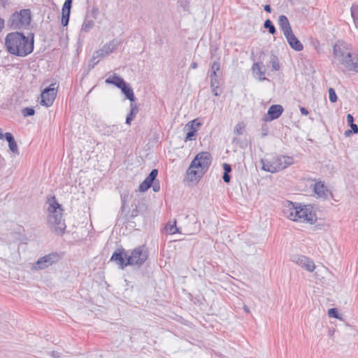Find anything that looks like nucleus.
Segmentation results:
<instances>
[{
  "label": "nucleus",
  "mask_w": 358,
  "mask_h": 358,
  "mask_svg": "<svg viewBox=\"0 0 358 358\" xmlns=\"http://www.w3.org/2000/svg\"><path fill=\"white\" fill-rule=\"evenodd\" d=\"M59 257L57 252H52L44 257H42L36 262V268L38 269H44L51 266L53 263L57 262Z\"/></svg>",
  "instance_id": "obj_12"
},
{
  "label": "nucleus",
  "mask_w": 358,
  "mask_h": 358,
  "mask_svg": "<svg viewBox=\"0 0 358 358\" xmlns=\"http://www.w3.org/2000/svg\"><path fill=\"white\" fill-rule=\"evenodd\" d=\"M278 24L281 30L282 31L284 35L289 34V33H291L292 31L289 20L285 15H281L279 16Z\"/></svg>",
  "instance_id": "obj_21"
},
{
  "label": "nucleus",
  "mask_w": 358,
  "mask_h": 358,
  "mask_svg": "<svg viewBox=\"0 0 358 358\" xmlns=\"http://www.w3.org/2000/svg\"><path fill=\"white\" fill-rule=\"evenodd\" d=\"M5 138L8 143L9 149L11 150V152L15 154H18L19 152L17 145L13 134L10 132H6L5 134Z\"/></svg>",
  "instance_id": "obj_26"
},
{
  "label": "nucleus",
  "mask_w": 358,
  "mask_h": 358,
  "mask_svg": "<svg viewBox=\"0 0 358 358\" xmlns=\"http://www.w3.org/2000/svg\"><path fill=\"white\" fill-rule=\"evenodd\" d=\"M220 58L215 60L210 65V79L213 82L218 80V78L221 76Z\"/></svg>",
  "instance_id": "obj_17"
},
{
  "label": "nucleus",
  "mask_w": 358,
  "mask_h": 358,
  "mask_svg": "<svg viewBox=\"0 0 358 358\" xmlns=\"http://www.w3.org/2000/svg\"><path fill=\"white\" fill-rule=\"evenodd\" d=\"M283 112V107L281 105L275 104L272 105L268 110V117H266V121H271L278 118Z\"/></svg>",
  "instance_id": "obj_14"
},
{
  "label": "nucleus",
  "mask_w": 358,
  "mask_h": 358,
  "mask_svg": "<svg viewBox=\"0 0 358 358\" xmlns=\"http://www.w3.org/2000/svg\"><path fill=\"white\" fill-rule=\"evenodd\" d=\"M350 128H351V131L354 133V134H357L358 132V127H357V125L356 124H352L351 125H350Z\"/></svg>",
  "instance_id": "obj_45"
},
{
  "label": "nucleus",
  "mask_w": 358,
  "mask_h": 358,
  "mask_svg": "<svg viewBox=\"0 0 358 358\" xmlns=\"http://www.w3.org/2000/svg\"><path fill=\"white\" fill-rule=\"evenodd\" d=\"M198 66V64L196 62H194L191 64V68L193 69H196Z\"/></svg>",
  "instance_id": "obj_52"
},
{
  "label": "nucleus",
  "mask_w": 358,
  "mask_h": 358,
  "mask_svg": "<svg viewBox=\"0 0 358 358\" xmlns=\"http://www.w3.org/2000/svg\"><path fill=\"white\" fill-rule=\"evenodd\" d=\"M297 213H296L295 222H308L313 224L317 217L315 213H313L310 206L299 205L297 207Z\"/></svg>",
  "instance_id": "obj_8"
},
{
  "label": "nucleus",
  "mask_w": 358,
  "mask_h": 358,
  "mask_svg": "<svg viewBox=\"0 0 358 358\" xmlns=\"http://www.w3.org/2000/svg\"><path fill=\"white\" fill-rule=\"evenodd\" d=\"M243 309H244V310H245L247 313H250V309H249V308H248L247 306H245H245H243Z\"/></svg>",
  "instance_id": "obj_54"
},
{
  "label": "nucleus",
  "mask_w": 358,
  "mask_h": 358,
  "mask_svg": "<svg viewBox=\"0 0 358 358\" xmlns=\"http://www.w3.org/2000/svg\"><path fill=\"white\" fill-rule=\"evenodd\" d=\"M335 61L332 64H341L347 70L358 73V53L352 52L351 46L338 41L333 46Z\"/></svg>",
  "instance_id": "obj_3"
},
{
  "label": "nucleus",
  "mask_w": 358,
  "mask_h": 358,
  "mask_svg": "<svg viewBox=\"0 0 358 358\" xmlns=\"http://www.w3.org/2000/svg\"><path fill=\"white\" fill-rule=\"evenodd\" d=\"M268 129L266 124H264L262 127V137H265L268 135Z\"/></svg>",
  "instance_id": "obj_40"
},
{
  "label": "nucleus",
  "mask_w": 358,
  "mask_h": 358,
  "mask_svg": "<svg viewBox=\"0 0 358 358\" xmlns=\"http://www.w3.org/2000/svg\"><path fill=\"white\" fill-rule=\"evenodd\" d=\"M49 207L48 210L49 212L48 223L49 227L52 233L57 235H62L66 229V224L62 219V208L56 200L55 196H52L51 199L48 200Z\"/></svg>",
  "instance_id": "obj_4"
},
{
  "label": "nucleus",
  "mask_w": 358,
  "mask_h": 358,
  "mask_svg": "<svg viewBox=\"0 0 358 358\" xmlns=\"http://www.w3.org/2000/svg\"><path fill=\"white\" fill-rule=\"evenodd\" d=\"M270 63L271 64L273 70H274V71L280 70V66L279 60H278V58L277 56L272 54L271 56V58H270Z\"/></svg>",
  "instance_id": "obj_31"
},
{
  "label": "nucleus",
  "mask_w": 358,
  "mask_h": 358,
  "mask_svg": "<svg viewBox=\"0 0 358 358\" xmlns=\"http://www.w3.org/2000/svg\"><path fill=\"white\" fill-rule=\"evenodd\" d=\"M34 34L31 37L25 36L20 32H12L6 35L5 38V45L7 51L13 55L18 57H26L34 50Z\"/></svg>",
  "instance_id": "obj_1"
},
{
  "label": "nucleus",
  "mask_w": 358,
  "mask_h": 358,
  "mask_svg": "<svg viewBox=\"0 0 358 358\" xmlns=\"http://www.w3.org/2000/svg\"><path fill=\"white\" fill-rule=\"evenodd\" d=\"M122 92L124 94L126 98L130 101L131 103L135 102L136 97L133 89L129 84L125 83L123 86L120 88Z\"/></svg>",
  "instance_id": "obj_23"
},
{
  "label": "nucleus",
  "mask_w": 358,
  "mask_h": 358,
  "mask_svg": "<svg viewBox=\"0 0 358 358\" xmlns=\"http://www.w3.org/2000/svg\"><path fill=\"white\" fill-rule=\"evenodd\" d=\"M72 0H66L62 7V24L66 27L69 24Z\"/></svg>",
  "instance_id": "obj_16"
},
{
  "label": "nucleus",
  "mask_w": 358,
  "mask_h": 358,
  "mask_svg": "<svg viewBox=\"0 0 358 358\" xmlns=\"http://www.w3.org/2000/svg\"><path fill=\"white\" fill-rule=\"evenodd\" d=\"M5 138V134H3V130L0 128V139Z\"/></svg>",
  "instance_id": "obj_53"
},
{
  "label": "nucleus",
  "mask_w": 358,
  "mask_h": 358,
  "mask_svg": "<svg viewBox=\"0 0 358 358\" xmlns=\"http://www.w3.org/2000/svg\"><path fill=\"white\" fill-rule=\"evenodd\" d=\"M357 134H358V131H357Z\"/></svg>",
  "instance_id": "obj_56"
},
{
  "label": "nucleus",
  "mask_w": 358,
  "mask_h": 358,
  "mask_svg": "<svg viewBox=\"0 0 358 358\" xmlns=\"http://www.w3.org/2000/svg\"><path fill=\"white\" fill-rule=\"evenodd\" d=\"M264 27L266 29H268L269 33L271 34H274L276 32L275 26L273 24L272 22L269 19H267L264 22Z\"/></svg>",
  "instance_id": "obj_33"
},
{
  "label": "nucleus",
  "mask_w": 358,
  "mask_h": 358,
  "mask_svg": "<svg viewBox=\"0 0 358 358\" xmlns=\"http://www.w3.org/2000/svg\"><path fill=\"white\" fill-rule=\"evenodd\" d=\"M106 83L111 84L119 89L123 86V85L126 83L124 80L120 76H117L116 73H113V76H110L106 80Z\"/></svg>",
  "instance_id": "obj_24"
},
{
  "label": "nucleus",
  "mask_w": 358,
  "mask_h": 358,
  "mask_svg": "<svg viewBox=\"0 0 358 358\" xmlns=\"http://www.w3.org/2000/svg\"><path fill=\"white\" fill-rule=\"evenodd\" d=\"M329 101L331 103H335L337 101V96H336V92L331 87H330L329 89Z\"/></svg>",
  "instance_id": "obj_37"
},
{
  "label": "nucleus",
  "mask_w": 358,
  "mask_h": 358,
  "mask_svg": "<svg viewBox=\"0 0 358 358\" xmlns=\"http://www.w3.org/2000/svg\"><path fill=\"white\" fill-rule=\"evenodd\" d=\"M148 254L145 245L136 248L130 255L123 248H117L110 257V261L115 262L119 268H124L127 266H141L148 259Z\"/></svg>",
  "instance_id": "obj_2"
},
{
  "label": "nucleus",
  "mask_w": 358,
  "mask_h": 358,
  "mask_svg": "<svg viewBox=\"0 0 358 358\" xmlns=\"http://www.w3.org/2000/svg\"><path fill=\"white\" fill-rule=\"evenodd\" d=\"M105 134L108 136H115L119 132L120 129L117 125L108 126L104 129Z\"/></svg>",
  "instance_id": "obj_29"
},
{
  "label": "nucleus",
  "mask_w": 358,
  "mask_h": 358,
  "mask_svg": "<svg viewBox=\"0 0 358 358\" xmlns=\"http://www.w3.org/2000/svg\"><path fill=\"white\" fill-rule=\"evenodd\" d=\"M328 315L330 317L339 318V315H338V310L336 308H330L328 310Z\"/></svg>",
  "instance_id": "obj_38"
},
{
  "label": "nucleus",
  "mask_w": 358,
  "mask_h": 358,
  "mask_svg": "<svg viewBox=\"0 0 358 358\" xmlns=\"http://www.w3.org/2000/svg\"><path fill=\"white\" fill-rule=\"evenodd\" d=\"M166 231L170 234H174L179 232L178 227H176V221L173 224L168 223L165 227Z\"/></svg>",
  "instance_id": "obj_32"
},
{
  "label": "nucleus",
  "mask_w": 358,
  "mask_h": 358,
  "mask_svg": "<svg viewBox=\"0 0 358 358\" xmlns=\"http://www.w3.org/2000/svg\"><path fill=\"white\" fill-rule=\"evenodd\" d=\"M218 85H219L218 80H215V82H213L212 80H210V88L212 90V92L216 96H218L220 95L217 92Z\"/></svg>",
  "instance_id": "obj_35"
},
{
  "label": "nucleus",
  "mask_w": 358,
  "mask_h": 358,
  "mask_svg": "<svg viewBox=\"0 0 358 358\" xmlns=\"http://www.w3.org/2000/svg\"><path fill=\"white\" fill-rule=\"evenodd\" d=\"M31 22V11L29 9H22L14 13L10 17L8 23L13 29H20L29 25Z\"/></svg>",
  "instance_id": "obj_7"
},
{
  "label": "nucleus",
  "mask_w": 358,
  "mask_h": 358,
  "mask_svg": "<svg viewBox=\"0 0 358 358\" xmlns=\"http://www.w3.org/2000/svg\"><path fill=\"white\" fill-rule=\"evenodd\" d=\"M300 111L302 115H308V110L305 107H300Z\"/></svg>",
  "instance_id": "obj_47"
},
{
  "label": "nucleus",
  "mask_w": 358,
  "mask_h": 358,
  "mask_svg": "<svg viewBox=\"0 0 358 358\" xmlns=\"http://www.w3.org/2000/svg\"><path fill=\"white\" fill-rule=\"evenodd\" d=\"M157 174V169H152L146 178L140 184L138 187L139 191L142 192L147 191L154 183Z\"/></svg>",
  "instance_id": "obj_13"
},
{
  "label": "nucleus",
  "mask_w": 358,
  "mask_h": 358,
  "mask_svg": "<svg viewBox=\"0 0 358 358\" xmlns=\"http://www.w3.org/2000/svg\"><path fill=\"white\" fill-rule=\"evenodd\" d=\"M51 356L53 358H59L60 357V353L56 351L51 352Z\"/></svg>",
  "instance_id": "obj_48"
},
{
  "label": "nucleus",
  "mask_w": 358,
  "mask_h": 358,
  "mask_svg": "<svg viewBox=\"0 0 358 358\" xmlns=\"http://www.w3.org/2000/svg\"><path fill=\"white\" fill-rule=\"evenodd\" d=\"M297 207L298 206H295V203L289 202L283 209V214L289 220L295 221L296 213L298 212Z\"/></svg>",
  "instance_id": "obj_20"
},
{
  "label": "nucleus",
  "mask_w": 358,
  "mask_h": 358,
  "mask_svg": "<svg viewBox=\"0 0 358 358\" xmlns=\"http://www.w3.org/2000/svg\"><path fill=\"white\" fill-rule=\"evenodd\" d=\"M313 190L318 197L322 199L327 198L329 191L322 182H316L314 185Z\"/></svg>",
  "instance_id": "obj_22"
},
{
  "label": "nucleus",
  "mask_w": 358,
  "mask_h": 358,
  "mask_svg": "<svg viewBox=\"0 0 358 358\" xmlns=\"http://www.w3.org/2000/svg\"><path fill=\"white\" fill-rule=\"evenodd\" d=\"M152 189H153V191L155 192H157L159 191L160 189V185H159V183H154L153 185H152Z\"/></svg>",
  "instance_id": "obj_46"
},
{
  "label": "nucleus",
  "mask_w": 358,
  "mask_h": 358,
  "mask_svg": "<svg viewBox=\"0 0 358 358\" xmlns=\"http://www.w3.org/2000/svg\"><path fill=\"white\" fill-rule=\"evenodd\" d=\"M264 9L267 13H271V7L268 4L265 5L264 7Z\"/></svg>",
  "instance_id": "obj_49"
},
{
  "label": "nucleus",
  "mask_w": 358,
  "mask_h": 358,
  "mask_svg": "<svg viewBox=\"0 0 358 358\" xmlns=\"http://www.w3.org/2000/svg\"><path fill=\"white\" fill-rule=\"evenodd\" d=\"M94 22L92 20L85 18L82 25L81 31L89 32L94 27Z\"/></svg>",
  "instance_id": "obj_28"
},
{
  "label": "nucleus",
  "mask_w": 358,
  "mask_h": 358,
  "mask_svg": "<svg viewBox=\"0 0 358 358\" xmlns=\"http://www.w3.org/2000/svg\"><path fill=\"white\" fill-rule=\"evenodd\" d=\"M138 113V108L134 102L130 103V112L126 117V124L130 125L131 122L135 118L136 114Z\"/></svg>",
  "instance_id": "obj_27"
},
{
  "label": "nucleus",
  "mask_w": 358,
  "mask_h": 358,
  "mask_svg": "<svg viewBox=\"0 0 358 358\" xmlns=\"http://www.w3.org/2000/svg\"><path fill=\"white\" fill-rule=\"evenodd\" d=\"M252 71L255 77L258 78L260 81L266 80V78L264 76L266 70L263 64L261 66L259 62L254 63L252 66Z\"/></svg>",
  "instance_id": "obj_19"
},
{
  "label": "nucleus",
  "mask_w": 358,
  "mask_h": 358,
  "mask_svg": "<svg viewBox=\"0 0 358 358\" xmlns=\"http://www.w3.org/2000/svg\"><path fill=\"white\" fill-rule=\"evenodd\" d=\"M245 129V124L243 122L238 123L234 127V134L241 135L243 134Z\"/></svg>",
  "instance_id": "obj_34"
},
{
  "label": "nucleus",
  "mask_w": 358,
  "mask_h": 358,
  "mask_svg": "<svg viewBox=\"0 0 358 358\" xmlns=\"http://www.w3.org/2000/svg\"><path fill=\"white\" fill-rule=\"evenodd\" d=\"M99 13V9L96 7H94L92 9V16L94 19H96Z\"/></svg>",
  "instance_id": "obj_42"
},
{
  "label": "nucleus",
  "mask_w": 358,
  "mask_h": 358,
  "mask_svg": "<svg viewBox=\"0 0 358 358\" xmlns=\"http://www.w3.org/2000/svg\"><path fill=\"white\" fill-rule=\"evenodd\" d=\"M4 27V20L0 17V32Z\"/></svg>",
  "instance_id": "obj_50"
},
{
  "label": "nucleus",
  "mask_w": 358,
  "mask_h": 358,
  "mask_svg": "<svg viewBox=\"0 0 358 358\" xmlns=\"http://www.w3.org/2000/svg\"><path fill=\"white\" fill-rule=\"evenodd\" d=\"M260 163L264 171L273 173L282 171L292 165L294 160L289 156L278 155L273 157L271 160L261 159Z\"/></svg>",
  "instance_id": "obj_6"
},
{
  "label": "nucleus",
  "mask_w": 358,
  "mask_h": 358,
  "mask_svg": "<svg viewBox=\"0 0 358 358\" xmlns=\"http://www.w3.org/2000/svg\"><path fill=\"white\" fill-rule=\"evenodd\" d=\"M223 180L226 183H229L231 180V177L229 176V173H224L222 176Z\"/></svg>",
  "instance_id": "obj_43"
},
{
  "label": "nucleus",
  "mask_w": 358,
  "mask_h": 358,
  "mask_svg": "<svg viewBox=\"0 0 358 358\" xmlns=\"http://www.w3.org/2000/svg\"><path fill=\"white\" fill-rule=\"evenodd\" d=\"M289 45L295 51H301L303 49V45L301 41L295 36L292 31L289 34L285 35Z\"/></svg>",
  "instance_id": "obj_15"
},
{
  "label": "nucleus",
  "mask_w": 358,
  "mask_h": 358,
  "mask_svg": "<svg viewBox=\"0 0 358 358\" xmlns=\"http://www.w3.org/2000/svg\"><path fill=\"white\" fill-rule=\"evenodd\" d=\"M127 196L126 195H124V196H121V200H122V208H121V210L122 211H123L125 208V205H126V202H127Z\"/></svg>",
  "instance_id": "obj_41"
},
{
  "label": "nucleus",
  "mask_w": 358,
  "mask_h": 358,
  "mask_svg": "<svg viewBox=\"0 0 358 358\" xmlns=\"http://www.w3.org/2000/svg\"><path fill=\"white\" fill-rule=\"evenodd\" d=\"M351 15L357 28H358V5H352L351 7Z\"/></svg>",
  "instance_id": "obj_30"
},
{
  "label": "nucleus",
  "mask_w": 358,
  "mask_h": 358,
  "mask_svg": "<svg viewBox=\"0 0 358 358\" xmlns=\"http://www.w3.org/2000/svg\"><path fill=\"white\" fill-rule=\"evenodd\" d=\"M352 133H353V132H352L350 129H348V130H346V131H345V134H345V136L346 137H348V136H350L351 135V134H352Z\"/></svg>",
  "instance_id": "obj_51"
},
{
  "label": "nucleus",
  "mask_w": 358,
  "mask_h": 358,
  "mask_svg": "<svg viewBox=\"0 0 358 358\" xmlns=\"http://www.w3.org/2000/svg\"><path fill=\"white\" fill-rule=\"evenodd\" d=\"M22 112V115L24 117L32 116L35 113L34 109L33 108H29V107H26V108H23Z\"/></svg>",
  "instance_id": "obj_36"
},
{
  "label": "nucleus",
  "mask_w": 358,
  "mask_h": 358,
  "mask_svg": "<svg viewBox=\"0 0 358 358\" xmlns=\"http://www.w3.org/2000/svg\"><path fill=\"white\" fill-rule=\"evenodd\" d=\"M201 125V122H198L197 120H194L186 124L185 128L187 127L189 129V131L186 134V141L193 140L194 137L196 136L197 132V129L195 127V126L199 127Z\"/></svg>",
  "instance_id": "obj_18"
},
{
  "label": "nucleus",
  "mask_w": 358,
  "mask_h": 358,
  "mask_svg": "<svg viewBox=\"0 0 358 358\" xmlns=\"http://www.w3.org/2000/svg\"><path fill=\"white\" fill-rule=\"evenodd\" d=\"M347 122H348L349 126L352 124H355L354 123V117H353V116L351 114H348L347 115Z\"/></svg>",
  "instance_id": "obj_44"
},
{
  "label": "nucleus",
  "mask_w": 358,
  "mask_h": 358,
  "mask_svg": "<svg viewBox=\"0 0 358 358\" xmlns=\"http://www.w3.org/2000/svg\"><path fill=\"white\" fill-rule=\"evenodd\" d=\"M211 164V155L208 152L198 153L187 170V179L195 181L203 176Z\"/></svg>",
  "instance_id": "obj_5"
},
{
  "label": "nucleus",
  "mask_w": 358,
  "mask_h": 358,
  "mask_svg": "<svg viewBox=\"0 0 358 358\" xmlns=\"http://www.w3.org/2000/svg\"><path fill=\"white\" fill-rule=\"evenodd\" d=\"M0 1L3 5H4L6 2V0H0Z\"/></svg>",
  "instance_id": "obj_55"
},
{
  "label": "nucleus",
  "mask_w": 358,
  "mask_h": 358,
  "mask_svg": "<svg viewBox=\"0 0 358 358\" xmlns=\"http://www.w3.org/2000/svg\"><path fill=\"white\" fill-rule=\"evenodd\" d=\"M120 42L117 39H113L108 43H106L102 48L97 50L94 56L93 59L99 57H104L110 53L113 52L117 47L120 45Z\"/></svg>",
  "instance_id": "obj_11"
},
{
  "label": "nucleus",
  "mask_w": 358,
  "mask_h": 358,
  "mask_svg": "<svg viewBox=\"0 0 358 358\" xmlns=\"http://www.w3.org/2000/svg\"><path fill=\"white\" fill-rule=\"evenodd\" d=\"M224 173H229L231 171V165L227 163L222 164Z\"/></svg>",
  "instance_id": "obj_39"
},
{
  "label": "nucleus",
  "mask_w": 358,
  "mask_h": 358,
  "mask_svg": "<svg viewBox=\"0 0 358 358\" xmlns=\"http://www.w3.org/2000/svg\"><path fill=\"white\" fill-rule=\"evenodd\" d=\"M57 96V90L55 84H51L49 87H46L41 92V104L46 107L50 106Z\"/></svg>",
  "instance_id": "obj_9"
},
{
  "label": "nucleus",
  "mask_w": 358,
  "mask_h": 358,
  "mask_svg": "<svg viewBox=\"0 0 358 358\" xmlns=\"http://www.w3.org/2000/svg\"><path fill=\"white\" fill-rule=\"evenodd\" d=\"M131 208L132 209L129 212V217L131 218L138 216L139 213H142L145 209L144 204H141L140 201H137V202L134 201L131 204Z\"/></svg>",
  "instance_id": "obj_25"
},
{
  "label": "nucleus",
  "mask_w": 358,
  "mask_h": 358,
  "mask_svg": "<svg viewBox=\"0 0 358 358\" xmlns=\"http://www.w3.org/2000/svg\"><path fill=\"white\" fill-rule=\"evenodd\" d=\"M290 259L292 262L309 272H313L315 268L314 262L304 255H293Z\"/></svg>",
  "instance_id": "obj_10"
}]
</instances>
